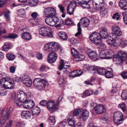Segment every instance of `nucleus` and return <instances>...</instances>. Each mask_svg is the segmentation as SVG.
I'll return each instance as SVG.
<instances>
[{
    "mask_svg": "<svg viewBox=\"0 0 127 127\" xmlns=\"http://www.w3.org/2000/svg\"><path fill=\"white\" fill-rule=\"evenodd\" d=\"M43 49L45 51L48 52L52 51L57 52L60 49L61 52L62 50L60 44L57 42H48L45 44L44 46Z\"/></svg>",
    "mask_w": 127,
    "mask_h": 127,
    "instance_id": "1",
    "label": "nucleus"
},
{
    "mask_svg": "<svg viewBox=\"0 0 127 127\" xmlns=\"http://www.w3.org/2000/svg\"><path fill=\"white\" fill-rule=\"evenodd\" d=\"M1 86L4 89H12L15 85L13 79L8 77L3 78L0 80Z\"/></svg>",
    "mask_w": 127,
    "mask_h": 127,
    "instance_id": "2",
    "label": "nucleus"
},
{
    "mask_svg": "<svg viewBox=\"0 0 127 127\" xmlns=\"http://www.w3.org/2000/svg\"><path fill=\"white\" fill-rule=\"evenodd\" d=\"M48 82L45 79L37 78L33 80V84L34 87L37 90L42 91L45 90L46 85Z\"/></svg>",
    "mask_w": 127,
    "mask_h": 127,
    "instance_id": "3",
    "label": "nucleus"
},
{
    "mask_svg": "<svg viewBox=\"0 0 127 127\" xmlns=\"http://www.w3.org/2000/svg\"><path fill=\"white\" fill-rule=\"evenodd\" d=\"M40 35L43 37H47L49 38L53 37V31L51 28L47 26H43L39 30Z\"/></svg>",
    "mask_w": 127,
    "mask_h": 127,
    "instance_id": "4",
    "label": "nucleus"
},
{
    "mask_svg": "<svg viewBox=\"0 0 127 127\" xmlns=\"http://www.w3.org/2000/svg\"><path fill=\"white\" fill-rule=\"evenodd\" d=\"M112 32L110 35V37L114 39L119 38L122 35V31L118 26L115 25L112 27Z\"/></svg>",
    "mask_w": 127,
    "mask_h": 127,
    "instance_id": "5",
    "label": "nucleus"
},
{
    "mask_svg": "<svg viewBox=\"0 0 127 127\" xmlns=\"http://www.w3.org/2000/svg\"><path fill=\"white\" fill-rule=\"evenodd\" d=\"M43 13L45 17L56 16V9L53 7H48L45 8Z\"/></svg>",
    "mask_w": 127,
    "mask_h": 127,
    "instance_id": "6",
    "label": "nucleus"
},
{
    "mask_svg": "<svg viewBox=\"0 0 127 127\" xmlns=\"http://www.w3.org/2000/svg\"><path fill=\"white\" fill-rule=\"evenodd\" d=\"M89 38L90 40L94 44H99L101 37L98 32H94L91 34Z\"/></svg>",
    "mask_w": 127,
    "mask_h": 127,
    "instance_id": "7",
    "label": "nucleus"
},
{
    "mask_svg": "<svg viewBox=\"0 0 127 127\" xmlns=\"http://www.w3.org/2000/svg\"><path fill=\"white\" fill-rule=\"evenodd\" d=\"M47 106L48 109L52 113L54 112L58 109V105L55 104L54 101L51 100L47 103Z\"/></svg>",
    "mask_w": 127,
    "mask_h": 127,
    "instance_id": "8",
    "label": "nucleus"
},
{
    "mask_svg": "<svg viewBox=\"0 0 127 127\" xmlns=\"http://www.w3.org/2000/svg\"><path fill=\"white\" fill-rule=\"evenodd\" d=\"M99 55L100 58L102 59H111L113 56V55L110 53V52L106 50L101 51Z\"/></svg>",
    "mask_w": 127,
    "mask_h": 127,
    "instance_id": "9",
    "label": "nucleus"
},
{
    "mask_svg": "<svg viewBox=\"0 0 127 127\" xmlns=\"http://www.w3.org/2000/svg\"><path fill=\"white\" fill-rule=\"evenodd\" d=\"M116 56L117 58L119 59L121 63L127 59V53L123 51H118Z\"/></svg>",
    "mask_w": 127,
    "mask_h": 127,
    "instance_id": "10",
    "label": "nucleus"
},
{
    "mask_svg": "<svg viewBox=\"0 0 127 127\" xmlns=\"http://www.w3.org/2000/svg\"><path fill=\"white\" fill-rule=\"evenodd\" d=\"M55 52L52 51L50 52L48 54L47 60L49 63H53L56 61L57 58V55Z\"/></svg>",
    "mask_w": 127,
    "mask_h": 127,
    "instance_id": "11",
    "label": "nucleus"
},
{
    "mask_svg": "<svg viewBox=\"0 0 127 127\" xmlns=\"http://www.w3.org/2000/svg\"><path fill=\"white\" fill-rule=\"evenodd\" d=\"M94 110L97 114H100L105 113L106 109L104 106L102 104L96 105L94 107Z\"/></svg>",
    "mask_w": 127,
    "mask_h": 127,
    "instance_id": "12",
    "label": "nucleus"
},
{
    "mask_svg": "<svg viewBox=\"0 0 127 127\" xmlns=\"http://www.w3.org/2000/svg\"><path fill=\"white\" fill-rule=\"evenodd\" d=\"M33 101L31 100H27L23 104V107L27 109L32 108L34 105Z\"/></svg>",
    "mask_w": 127,
    "mask_h": 127,
    "instance_id": "13",
    "label": "nucleus"
},
{
    "mask_svg": "<svg viewBox=\"0 0 127 127\" xmlns=\"http://www.w3.org/2000/svg\"><path fill=\"white\" fill-rule=\"evenodd\" d=\"M56 16H52L51 17H45V22L48 25L51 26H53L56 24V23L54 21L53 18Z\"/></svg>",
    "mask_w": 127,
    "mask_h": 127,
    "instance_id": "14",
    "label": "nucleus"
},
{
    "mask_svg": "<svg viewBox=\"0 0 127 127\" xmlns=\"http://www.w3.org/2000/svg\"><path fill=\"white\" fill-rule=\"evenodd\" d=\"M27 97V95L26 93L22 92L18 94L17 95V98L19 100L23 102V103L26 101Z\"/></svg>",
    "mask_w": 127,
    "mask_h": 127,
    "instance_id": "15",
    "label": "nucleus"
},
{
    "mask_svg": "<svg viewBox=\"0 0 127 127\" xmlns=\"http://www.w3.org/2000/svg\"><path fill=\"white\" fill-rule=\"evenodd\" d=\"M99 35L101 38H106L108 37V33L107 32V29L105 27H103L101 28L100 32Z\"/></svg>",
    "mask_w": 127,
    "mask_h": 127,
    "instance_id": "16",
    "label": "nucleus"
},
{
    "mask_svg": "<svg viewBox=\"0 0 127 127\" xmlns=\"http://www.w3.org/2000/svg\"><path fill=\"white\" fill-rule=\"evenodd\" d=\"M116 41L118 43H119V46L121 47L124 48L127 45V41L125 40L122 37H119V38H117Z\"/></svg>",
    "mask_w": 127,
    "mask_h": 127,
    "instance_id": "17",
    "label": "nucleus"
},
{
    "mask_svg": "<svg viewBox=\"0 0 127 127\" xmlns=\"http://www.w3.org/2000/svg\"><path fill=\"white\" fill-rule=\"evenodd\" d=\"M120 7L123 10L127 9V0H120L119 3Z\"/></svg>",
    "mask_w": 127,
    "mask_h": 127,
    "instance_id": "18",
    "label": "nucleus"
},
{
    "mask_svg": "<svg viewBox=\"0 0 127 127\" xmlns=\"http://www.w3.org/2000/svg\"><path fill=\"white\" fill-rule=\"evenodd\" d=\"M108 7L107 5L105 4L102 9L100 10V15L102 16H104L107 14L108 11Z\"/></svg>",
    "mask_w": 127,
    "mask_h": 127,
    "instance_id": "19",
    "label": "nucleus"
},
{
    "mask_svg": "<svg viewBox=\"0 0 127 127\" xmlns=\"http://www.w3.org/2000/svg\"><path fill=\"white\" fill-rule=\"evenodd\" d=\"M80 24L82 25L84 27H88L89 25L90 21L89 19L86 17L82 18L80 20Z\"/></svg>",
    "mask_w": 127,
    "mask_h": 127,
    "instance_id": "20",
    "label": "nucleus"
},
{
    "mask_svg": "<svg viewBox=\"0 0 127 127\" xmlns=\"http://www.w3.org/2000/svg\"><path fill=\"white\" fill-rule=\"evenodd\" d=\"M87 54L89 57L91 59L95 58L97 56V54L94 51L88 49L87 51Z\"/></svg>",
    "mask_w": 127,
    "mask_h": 127,
    "instance_id": "21",
    "label": "nucleus"
},
{
    "mask_svg": "<svg viewBox=\"0 0 127 127\" xmlns=\"http://www.w3.org/2000/svg\"><path fill=\"white\" fill-rule=\"evenodd\" d=\"M89 116V112L86 109H84L82 111L81 115L79 117L80 118H82L84 120H86Z\"/></svg>",
    "mask_w": 127,
    "mask_h": 127,
    "instance_id": "22",
    "label": "nucleus"
},
{
    "mask_svg": "<svg viewBox=\"0 0 127 127\" xmlns=\"http://www.w3.org/2000/svg\"><path fill=\"white\" fill-rule=\"evenodd\" d=\"M58 35L59 37L64 40H67L68 38L67 34L64 32L61 31L58 33Z\"/></svg>",
    "mask_w": 127,
    "mask_h": 127,
    "instance_id": "23",
    "label": "nucleus"
},
{
    "mask_svg": "<svg viewBox=\"0 0 127 127\" xmlns=\"http://www.w3.org/2000/svg\"><path fill=\"white\" fill-rule=\"evenodd\" d=\"M93 4L94 8L97 10L101 9L102 7L105 4L104 3H97L95 2L94 1H93Z\"/></svg>",
    "mask_w": 127,
    "mask_h": 127,
    "instance_id": "24",
    "label": "nucleus"
},
{
    "mask_svg": "<svg viewBox=\"0 0 127 127\" xmlns=\"http://www.w3.org/2000/svg\"><path fill=\"white\" fill-rule=\"evenodd\" d=\"M22 37L23 39L26 40H29L32 38L31 34L28 32H24L22 33Z\"/></svg>",
    "mask_w": 127,
    "mask_h": 127,
    "instance_id": "25",
    "label": "nucleus"
},
{
    "mask_svg": "<svg viewBox=\"0 0 127 127\" xmlns=\"http://www.w3.org/2000/svg\"><path fill=\"white\" fill-rule=\"evenodd\" d=\"M24 79H23V83L27 87H30L32 85V82L29 78H24Z\"/></svg>",
    "mask_w": 127,
    "mask_h": 127,
    "instance_id": "26",
    "label": "nucleus"
},
{
    "mask_svg": "<svg viewBox=\"0 0 127 127\" xmlns=\"http://www.w3.org/2000/svg\"><path fill=\"white\" fill-rule=\"evenodd\" d=\"M31 115V113L27 111H23L21 114V116L24 119H27L30 117Z\"/></svg>",
    "mask_w": 127,
    "mask_h": 127,
    "instance_id": "27",
    "label": "nucleus"
},
{
    "mask_svg": "<svg viewBox=\"0 0 127 127\" xmlns=\"http://www.w3.org/2000/svg\"><path fill=\"white\" fill-rule=\"evenodd\" d=\"M85 58L84 56L83 55L77 54L73 58L74 61L76 62L81 61L84 59Z\"/></svg>",
    "mask_w": 127,
    "mask_h": 127,
    "instance_id": "28",
    "label": "nucleus"
},
{
    "mask_svg": "<svg viewBox=\"0 0 127 127\" xmlns=\"http://www.w3.org/2000/svg\"><path fill=\"white\" fill-rule=\"evenodd\" d=\"M124 115L123 113L121 112L117 111L114 113L113 118H123Z\"/></svg>",
    "mask_w": 127,
    "mask_h": 127,
    "instance_id": "29",
    "label": "nucleus"
},
{
    "mask_svg": "<svg viewBox=\"0 0 127 127\" xmlns=\"http://www.w3.org/2000/svg\"><path fill=\"white\" fill-rule=\"evenodd\" d=\"M113 120L114 123L117 125H119L122 124L124 120L123 118H114Z\"/></svg>",
    "mask_w": 127,
    "mask_h": 127,
    "instance_id": "30",
    "label": "nucleus"
},
{
    "mask_svg": "<svg viewBox=\"0 0 127 127\" xmlns=\"http://www.w3.org/2000/svg\"><path fill=\"white\" fill-rule=\"evenodd\" d=\"M59 83L61 87L64 88L66 87L67 86L66 83L63 77H61L60 78L59 81Z\"/></svg>",
    "mask_w": 127,
    "mask_h": 127,
    "instance_id": "31",
    "label": "nucleus"
},
{
    "mask_svg": "<svg viewBox=\"0 0 127 127\" xmlns=\"http://www.w3.org/2000/svg\"><path fill=\"white\" fill-rule=\"evenodd\" d=\"M64 60H63L61 59V62L60 63L58 67V69L61 70L63 68L64 66L65 65H69L67 62H64Z\"/></svg>",
    "mask_w": 127,
    "mask_h": 127,
    "instance_id": "32",
    "label": "nucleus"
},
{
    "mask_svg": "<svg viewBox=\"0 0 127 127\" xmlns=\"http://www.w3.org/2000/svg\"><path fill=\"white\" fill-rule=\"evenodd\" d=\"M92 0H77L78 1H79L78 4H86V5H88V6L87 7H85L87 8H89L90 6L89 4H88Z\"/></svg>",
    "mask_w": 127,
    "mask_h": 127,
    "instance_id": "33",
    "label": "nucleus"
},
{
    "mask_svg": "<svg viewBox=\"0 0 127 127\" xmlns=\"http://www.w3.org/2000/svg\"><path fill=\"white\" fill-rule=\"evenodd\" d=\"M112 39V40L109 39L108 40H107V42L108 45L112 46L115 47L116 46L115 43H117V42L116 41V39Z\"/></svg>",
    "mask_w": 127,
    "mask_h": 127,
    "instance_id": "34",
    "label": "nucleus"
},
{
    "mask_svg": "<svg viewBox=\"0 0 127 127\" xmlns=\"http://www.w3.org/2000/svg\"><path fill=\"white\" fill-rule=\"evenodd\" d=\"M40 110L39 108L37 107H34L32 110V112L33 115H37L40 112Z\"/></svg>",
    "mask_w": 127,
    "mask_h": 127,
    "instance_id": "35",
    "label": "nucleus"
},
{
    "mask_svg": "<svg viewBox=\"0 0 127 127\" xmlns=\"http://www.w3.org/2000/svg\"><path fill=\"white\" fill-rule=\"evenodd\" d=\"M48 122L49 123L52 125H54L56 122L55 117L54 116H50L48 120Z\"/></svg>",
    "mask_w": 127,
    "mask_h": 127,
    "instance_id": "36",
    "label": "nucleus"
},
{
    "mask_svg": "<svg viewBox=\"0 0 127 127\" xmlns=\"http://www.w3.org/2000/svg\"><path fill=\"white\" fill-rule=\"evenodd\" d=\"M96 71L99 74L101 75H104L107 72V70L106 69L102 68H97Z\"/></svg>",
    "mask_w": 127,
    "mask_h": 127,
    "instance_id": "37",
    "label": "nucleus"
},
{
    "mask_svg": "<svg viewBox=\"0 0 127 127\" xmlns=\"http://www.w3.org/2000/svg\"><path fill=\"white\" fill-rule=\"evenodd\" d=\"M38 0H29V4L31 6H35L37 5Z\"/></svg>",
    "mask_w": 127,
    "mask_h": 127,
    "instance_id": "38",
    "label": "nucleus"
},
{
    "mask_svg": "<svg viewBox=\"0 0 127 127\" xmlns=\"http://www.w3.org/2000/svg\"><path fill=\"white\" fill-rule=\"evenodd\" d=\"M80 22H79L77 24L78 32L75 34L76 36L80 35L82 33V30L80 27Z\"/></svg>",
    "mask_w": 127,
    "mask_h": 127,
    "instance_id": "39",
    "label": "nucleus"
},
{
    "mask_svg": "<svg viewBox=\"0 0 127 127\" xmlns=\"http://www.w3.org/2000/svg\"><path fill=\"white\" fill-rule=\"evenodd\" d=\"M13 121L12 120H10L8 123L6 122L1 125L0 127H11Z\"/></svg>",
    "mask_w": 127,
    "mask_h": 127,
    "instance_id": "40",
    "label": "nucleus"
},
{
    "mask_svg": "<svg viewBox=\"0 0 127 127\" xmlns=\"http://www.w3.org/2000/svg\"><path fill=\"white\" fill-rule=\"evenodd\" d=\"M10 46L8 42H5L2 47L3 50L7 51L10 48Z\"/></svg>",
    "mask_w": 127,
    "mask_h": 127,
    "instance_id": "41",
    "label": "nucleus"
},
{
    "mask_svg": "<svg viewBox=\"0 0 127 127\" xmlns=\"http://www.w3.org/2000/svg\"><path fill=\"white\" fill-rule=\"evenodd\" d=\"M6 57L9 60L13 61L15 58V56L13 54L8 53L6 54Z\"/></svg>",
    "mask_w": 127,
    "mask_h": 127,
    "instance_id": "42",
    "label": "nucleus"
},
{
    "mask_svg": "<svg viewBox=\"0 0 127 127\" xmlns=\"http://www.w3.org/2000/svg\"><path fill=\"white\" fill-rule=\"evenodd\" d=\"M7 33V32L5 30L0 28V36L4 38H5V36L6 35H5Z\"/></svg>",
    "mask_w": 127,
    "mask_h": 127,
    "instance_id": "43",
    "label": "nucleus"
},
{
    "mask_svg": "<svg viewBox=\"0 0 127 127\" xmlns=\"http://www.w3.org/2000/svg\"><path fill=\"white\" fill-rule=\"evenodd\" d=\"M18 37V35L13 33H9L8 36H5V38H11L14 39Z\"/></svg>",
    "mask_w": 127,
    "mask_h": 127,
    "instance_id": "44",
    "label": "nucleus"
},
{
    "mask_svg": "<svg viewBox=\"0 0 127 127\" xmlns=\"http://www.w3.org/2000/svg\"><path fill=\"white\" fill-rule=\"evenodd\" d=\"M25 13V11L24 9H20L18 11L17 14L19 16L23 17L24 16Z\"/></svg>",
    "mask_w": 127,
    "mask_h": 127,
    "instance_id": "45",
    "label": "nucleus"
},
{
    "mask_svg": "<svg viewBox=\"0 0 127 127\" xmlns=\"http://www.w3.org/2000/svg\"><path fill=\"white\" fill-rule=\"evenodd\" d=\"M74 10V9L68 6L67 8V13L69 15L72 14Z\"/></svg>",
    "mask_w": 127,
    "mask_h": 127,
    "instance_id": "46",
    "label": "nucleus"
},
{
    "mask_svg": "<svg viewBox=\"0 0 127 127\" xmlns=\"http://www.w3.org/2000/svg\"><path fill=\"white\" fill-rule=\"evenodd\" d=\"M14 103L16 106H20L23 105V102H21L20 100H19L17 98V99L15 100Z\"/></svg>",
    "mask_w": 127,
    "mask_h": 127,
    "instance_id": "47",
    "label": "nucleus"
},
{
    "mask_svg": "<svg viewBox=\"0 0 127 127\" xmlns=\"http://www.w3.org/2000/svg\"><path fill=\"white\" fill-rule=\"evenodd\" d=\"M107 78H110L112 77L113 76L112 72L110 71H107L104 75Z\"/></svg>",
    "mask_w": 127,
    "mask_h": 127,
    "instance_id": "48",
    "label": "nucleus"
},
{
    "mask_svg": "<svg viewBox=\"0 0 127 127\" xmlns=\"http://www.w3.org/2000/svg\"><path fill=\"white\" fill-rule=\"evenodd\" d=\"M81 112V111L79 109H75L73 112V115L74 116H77L79 115Z\"/></svg>",
    "mask_w": 127,
    "mask_h": 127,
    "instance_id": "49",
    "label": "nucleus"
},
{
    "mask_svg": "<svg viewBox=\"0 0 127 127\" xmlns=\"http://www.w3.org/2000/svg\"><path fill=\"white\" fill-rule=\"evenodd\" d=\"M76 2L75 1H73L70 3L68 6L74 9L76 7Z\"/></svg>",
    "mask_w": 127,
    "mask_h": 127,
    "instance_id": "50",
    "label": "nucleus"
},
{
    "mask_svg": "<svg viewBox=\"0 0 127 127\" xmlns=\"http://www.w3.org/2000/svg\"><path fill=\"white\" fill-rule=\"evenodd\" d=\"M71 53L72 55L73 56L74 58L75 57L77 54H79V52H78L75 48H72L71 50Z\"/></svg>",
    "mask_w": 127,
    "mask_h": 127,
    "instance_id": "51",
    "label": "nucleus"
},
{
    "mask_svg": "<svg viewBox=\"0 0 127 127\" xmlns=\"http://www.w3.org/2000/svg\"><path fill=\"white\" fill-rule=\"evenodd\" d=\"M93 93V91L90 90H87L85 91L83 93V95L85 96H89L92 94Z\"/></svg>",
    "mask_w": 127,
    "mask_h": 127,
    "instance_id": "52",
    "label": "nucleus"
},
{
    "mask_svg": "<svg viewBox=\"0 0 127 127\" xmlns=\"http://www.w3.org/2000/svg\"><path fill=\"white\" fill-rule=\"evenodd\" d=\"M63 68L66 69V70L64 71L65 73H68L70 71V66L69 65H65L64 66Z\"/></svg>",
    "mask_w": 127,
    "mask_h": 127,
    "instance_id": "53",
    "label": "nucleus"
},
{
    "mask_svg": "<svg viewBox=\"0 0 127 127\" xmlns=\"http://www.w3.org/2000/svg\"><path fill=\"white\" fill-rule=\"evenodd\" d=\"M63 21L62 20H58L57 23V24L56 25L55 27L57 28L61 27L63 24Z\"/></svg>",
    "mask_w": 127,
    "mask_h": 127,
    "instance_id": "54",
    "label": "nucleus"
},
{
    "mask_svg": "<svg viewBox=\"0 0 127 127\" xmlns=\"http://www.w3.org/2000/svg\"><path fill=\"white\" fill-rule=\"evenodd\" d=\"M121 96L123 99H127V91H123L121 94Z\"/></svg>",
    "mask_w": 127,
    "mask_h": 127,
    "instance_id": "55",
    "label": "nucleus"
},
{
    "mask_svg": "<svg viewBox=\"0 0 127 127\" xmlns=\"http://www.w3.org/2000/svg\"><path fill=\"white\" fill-rule=\"evenodd\" d=\"M123 16V19L124 22L127 25V12H122Z\"/></svg>",
    "mask_w": 127,
    "mask_h": 127,
    "instance_id": "56",
    "label": "nucleus"
},
{
    "mask_svg": "<svg viewBox=\"0 0 127 127\" xmlns=\"http://www.w3.org/2000/svg\"><path fill=\"white\" fill-rule=\"evenodd\" d=\"M118 107L121 108L124 112L126 108V104L124 103L119 104L118 105Z\"/></svg>",
    "mask_w": 127,
    "mask_h": 127,
    "instance_id": "57",
    "label": "nucleus"
},
{
    "mask_svg": "<svg viewBox=\"0 0 127 127\" xmlns=\"http://www.w3.org/2000/svg\"><path fill=\"white\" fill-rule=\"evenodd\" d=\"M118 87L116 85L114 84L113 86V87L111 90V92L113 93H116L118 91Z\"/></svg>",
    "mask_w": 127,
    "mask_h": 127,
    "instance_id": "58",
    "label": "nucleus"
},
{
    "mask_svg": "<svg viewBox=\"0 0 127 127\" xmlns=\"http://www.w3.org/2000/svg\"><path fill=\"white\" fill-rule=\"evenodd\" d=\"M97 68L94 66H88L87 67V69L88 70L95 71L96 70Z\"/></svg>",
    "mask_w": 127,
    "mask_h": 127,
    "instance_id": "59",
    "label": "nucleus"
},
{
    "mask_svg": "<svg viewBox=\"0 0 127 127\" xmlns=\"http://www.w3.org/2000/svg\"><path fill=\"white\" fill-rule=\"evenodd\" d=\"M121 75L124 79H127V71H124L121 73Z\"/></svg>",
    "mask_w": 127,
    "mask_h": 127,
    "instance_id": "60",
    "label": "nucleus"
},
{
    "mask_svg": "<svg viewBox=\"0 0 127 127\" xmlns=\"http://www.w3.org/2000/svg\"><path fill=\"white\" fill-rule=\"evenodd\" d=\"M112 18L117 20H118L120 18V15L117 12L115 13L113 16Z\"/></svg>",
    "mask_w": 127,
    "mask_h": 127,
    "instance_id": "61",
    "label": "nucleus"
},
{
    "mask_svg": "<svg viewBox=\"0 0 127 127\" xmlns=\"http://www.w3.org/2000/svg\"><path fill=\"white\" fill-rule=\"evenodd\" d=\"M29 21L33 25L35 24L38 22L36 18H31L29 20Z\"/></svg>",
    "mask_w": 127,
    "mask_h": 127,
    "instance_id": "62",
    "label": "nucleus"
},
{
    "mask_svg": "<svg viewBox=\"0 0 127 127\" xmlns=\"http://www.w3.org/2000/svg\"><path fill=\"white\" fill-rule=\"evenodd\" d=\"M58 6L60 8L61 12L63 13H65V10H64V7L62 5H59Z\"/></svg>",
    "mask_w": 127,
    "mask_h": 127,
    "instance_id": "63",
    "label": "nucleus"
},
{
    "mask_svg": "<svg viewBox=\"0 0 127 127\" xmlns=\"http://www.w3.org/2000/svg\"><path fill=\"white\" fill-rule=\"evenodd\" d=\"M65 24L67 25H69L72 24V22L69 18L68 19L65 20Z\"/></svg>",
    "mask_w": 127,
    "mask_h": 127,
    "instance_id": "64",
    "label": "nucleus"
}]
</instances>
